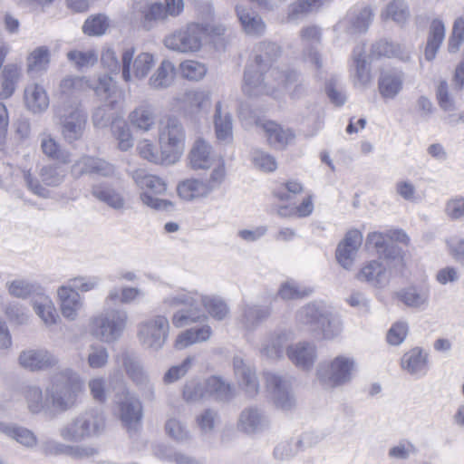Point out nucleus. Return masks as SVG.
Segmentation results:
<instances>
[{
  "label": "nucleus",
  "mask_w": 464,
  "mask_h": 464,
  "mask_svg": "<svg viewBox=\"0 0 464 464\" xmlns=\"http://www.w3.org/2000/svg\"><path fill=\"white\" fill-rule=\"evenodd\" d=\"M85 391V381L74 369L65 367L56 371L51 377V383L46 388V399L37 386L24 390V398L30 412L54 414L73 408L80 395Z\"/></svg>",
  "instance_id": "1"
},
{
  "label": "nucleus",
  "mask_w": 464,
  "mask_h": 464,
  "mask_svg": "<svg viewBox=\"0 0 464 464\" xmlns=\"http://www.w3.org/2000/svg\"><path fill=\"white\" fill-rule=\"evenodd\" d=\"M281 53L280 47L271 42H261L255 48V59L245 70L243 92L249 96L273 93L276 85L271 82L277 76L289 84L297 79L296 71H280L273 63Z\"/></svg>",
  "instance_id": "2"
},
{
  "label": "nucleus",
  "mask_w": 464,
  "mask_h": 464,
  "mask_svg": "<svg viewBox=\"0 0 464 464\" xmlns=\"http://www.w3.org/2000/svg\"><path fill=\"white\" fill-rule=\"evenodd\" d=\"M128 321L129 315L126 310L105 306L102 312L91 318L89 333L102 343H112L122 336Z\"/></svg>",
  "instance_id": "3"
},
{
  "label": "nucleus",
  "mask_w": 464,
  "mask_h": 464,
  "mask_svg": "<svg viewBox=\"0 0 464 464\" xmlns=\"http://www.w3.org/2000/svg\"><path fill=\"white\" fill-rule=\"evenodd\" d=\"M356 371L353 357L343 354L320 362L316 368V379L325 389H335L348 384Z\"/></svg>",
  "instance_id": "4"
},
{
  "label": "nucleus",
  "mask_w": 464,
  "mask_h": 464,
  "mask_svg": "<svg viewBox=\"0 0 464 464\" xmlns=\"http://www.w3.org/2000/svg\"><path fill=\"white\" fill-rule=\"evenodd\" d=\"M105 428V418L98 409L81 413L59 430L60 436L67 441L80 442L102 434Z\"/></svg>",
  "instance_id": "5"
},
{
  "label": "nucleus",
  "mask_w": 464,
  "mask_h": 464,
  "mask_svg": "<svg viewBox=\"0 0 464 464\" xmlns=\"http://www.w3.org/2000/svg\"><path fill=\"white\" fill-rule=\"evenodd\" d=\"M132 179L141 190L140 198L145 206L155 210L173 208V203L170 200L158 197L164 195L167 191V183L161 178L148 174L143 169H136L132 172Z\"/></svg>",
  "instance_id": "6"
},
{
  "label": "nucleus",
  "mask_w": 464,
  "mask_h": 464,
  "mask_svg": "<svg viewBox=\"0 0 464 464\" xmlns=\"http://www.w3.org/2000/svg\"><path fill=\"white\" fill-rule=\"evenodd\" d=\"M186 140L185 129L176 117H169L160 123L159 141L162 153H165L167 165L178 162L184 152Z\"/></svg>",
  "instance_id": "7"
},
{
  "label": "nucleus",
  "mask_w": 464,
  "mask_h": 464,
  "mask_svg": "<svg viewBox=\"0 0 464 464\" xmlns=\"http://www.w3.org/2000/svg\"><path fill=\"white\" fill-rule=\"evenodd\" d=\"M164 304L170 308L184 306L178 310L172 316V324L177 328H182L194 323L207 319V316L198 308V293L185 290L167 296Z\"/></svg>",
  "instance_id": "8"
},
{
  "label": "nucleus",
  "mask_w": 464,
  "mask_h": 464,
  "mask_svg": "<svg viewBox=\"0 0 464 464\" xmlns=\"http://www.w3.org/2000/svg\"><path fill=\"white\" fill-rule=\"evenodd\" d=\"M208 33L205 24L189 23L164 38L166 48L182 53L198 52L202 46L203 38Z\"/></svg>",
  "instance_id": "9"
},
{
  "label": "nucleus",
  "mask_w": 464,
  "mask_h": 464,
  "mask_svg": "<svg viewBox=\"0 0 464 464\" xmlns=\"http://www.w3.org/2000/svg\"><path fill=\"white\" fill-rule=\"evenodd\" d=\"M54 115L59 120L62 135L66 142L72 144L82 138L88 119L82 105L54 107Z\"/></svg>",
  "instance_id": "10"
},
{
  "label": "nucleus",
  "mask_w": 464,
  "mask_h": 464,
  "mask_svg": "<svg viewBox=\"0 0 464 464\" xmlns=\"http://www.w3.org/2000/svg\"><path fill=\"white\" fill-rule=\"evenodd\" d=\"M134 53L135 48L129 47L121 54V79L126 83L145 79L155 65L152 53L142 52L135 57Z\"/></svg>",
  "instance_id": "11"
},
{
  "label": "nucleus",
  "mask_w": 464,
  "mask_h": 464,
  "mask_svg": "<svg viewBox=\"0 0 464 464\" xmlns=\"http://www.w3.org/2000/svg\"><path fill=\"white\" fill-rule=\"evenodd\" d=\"M169 332L168 318L164 315H155L139 324L137 336L143 347L159 351L165 344Z\"/></svg>",
  "instance_id": "12"
},
{
  "label": "nucleus",
  "mask_w": 464,
  "mask_h": 464,
  "mask_svg": "<svg viewBox=\"0 0 464 464\" xmlns=\"http://www.w3.org/2000/svg\"><path fill=\"white\" fill-rule=\"evenodd\" d=\"M265 380L274 403L278 409L290 411L295 407V400L292 392V383L288 378L274 372H266Z\"/></svg>",
  "instance_id": "13"
},
{
  "label": "nucleus",
  "mask_w": 464,
  "mask_h": 464,
  "mask_svg": "<svg viewBox=\"0 0 464 464\" xmlns=\"http://www.w3.org/2000/svg\"><path fill=\"white\" fill-rule=\"evenodd\" d=\"M119 417L122 424L129 430H136L143 417V407L140 399L128 389L117 395Z\"/></svg>",
  "instance_id": "14"
},
{
  "label": "nucleus",
  "mask_w": 464,
  "mask_h": 464,
  "mask_svg": "<svg viewBox=\"0 0 464 464\" xmlns=\"http://www.w3.org/2000/svg\"><path fill=\"white\" fill-rule=\"evenodd\" d=\"M286 355L297 369L310 372L318 359V350L314 342L300 341L287 346Z\"/></svg>",
  "instance_id": "15"
},
{
  "label": "nucleus",
  "mask_w": 464,
  "mask_h": 464,
  "mask_svg": "<svg viewBox=\"0 0 464 464\" xmlns=\"http://www.w3.org/2000/svg\"><path fill=\"white\" fill-rule=\"evenodd\" d=\"M392 264V261L372 260L367 262L357 274V279L365 282L372 286L382 288L390 282L391 273L388 269Z\"/></svg>",
  "instance_id": "16"
},
{
  "label": "nucleus",
  "mask_w": 464,
  "mask_h": 464,
  "mask_svg": "<svg viewBox=\"0 0 464 464\" xmlns=\"http://www.w3.org/2000/svg\"><path fill=\"white\" fill-rule=\"evenodd\" d=\"M301 40L304 45L303 60L304 63L314 66L316 70L323 67L322 55L315 45L321 43V30L315 25L304 27L300 32Z\"/></svg>",
  "instance_id": "17"
},
{
  "label": "nucleus",
  "mask_w": 464,
  "mask_h": 464,
  "mask_svg": "<svg viewBox=\"0 0 464 464\" xmlns=\"http://www.w3.org/2000/svg\"><path fill=\"white\" fill-rule=\"evenodd\" d=\"M86 82L79 76H67L63 78L59 85L57 104L54 107H72L82 105L81 95L85 88Z\"/></svg>",
  "instance_id": "18"
},
{
  "label": "nucleus",
  "mask_w": 464,
  "mask_h": 464,
  "mask_svg": "<svg viewBox=\"0 0 464 464\" xmlns=\"http://www.w3.org/2000/svg\"><path fill=\"white\" fill-rule=\"evenodd\" d=\"M372 16L373 14L370 7L354 9L345 18L336 24L334 30L338 33L345 31L348 34L364 33L368 30Z\"/></svg>",
  "instance_id": "19"
},
{
  "label": "nucleus",
  "mask_w": 464,
  "mask_h": 464,
  "mask_svg": "<svg viewBox=\"0 0 464 464\" xmlns=\"http://www.w3.org/2000/svg\"><path fill=\"white\" fill-rule=\"evenodd\" d=\"M270 420L266 412L257 407L243 410L237 421V429L246 434L261 433L267 430Z\"/></svg>",
  "instance_id": "20"
},
{
  "label": "nucleus",
  "mask_w": 464,
  "mask_h": 464,
  "mask_svg": "<svg viewBox=\"0 0 464 464\" xmlns=\"http://www.w3.org/2000/svg\"><path fill=\"white\" fill-rule=\"evenodd\" d=\"M18 362L23 368L35 372L55 366L58 359L46 349H27L20 353Z\"/></svg>",
  "instance_id": "21"
},
{
  "label": "nucleus",
  "mask_w": 464,
  "mask_h": 464,
  "mask_svg": "<svg viewBox=\"0 0 464 464\" xmlns=\"http://www.w3.org/2000/svg\"><path fill=\"white\" fill-rule=\"evenodd\" d=\"M117 362L121 364L127 376L139 388L151 390L150 377L135 353L125 351L117 356Z\"/></svg>",
  "instance_id": "22"
},
{
  "label": "nucleus",
  "mask_w": 464,
  "mask_h": 464,
  "mask_svg": "<svg viewBox=\"0 0 464 464\" xmlns=\"http://www.w3.org/2000/svg\"><path fill=\"white\" fill-rule=\"evenodd\" d=\"M329 307L322 302H311L302 306L296 313L295 319L299 325L306 327L313 333L327 318Z\"/></svg>",
  "instance_id": "23"
},
{
  "label": "nucleus",
  "mask_w": 464,
  "mask_h": 464,
  "mask_svg": "<svg viewBox=\"0 0 464 464\" xmlns=\"http://www.w3.org/2000/svg\"><path fill=\"white\" fill-rule=\"evenodd\" d=\"M396 296L407 307L424 311L430 304V290L424 285H413L400 289Z\"/></svg>",
  "instance_id": "24"
},
{
  "label": "nucleus",
  "mask_w": 464,
  "mask_h": 464,
  "mask_svg": "<svg viewBox=\"0 0 464 464\" xmlns=\"http://www.w3.org/2000/svg\"><path fill=\"white\" fill-rule=\"evenodd\" d=\"M362 242V235L357 229L349 230L336 249V259L345 269H350Z\"/></svg>",
  "instance_id": "25"
},
{
  "label": "nucleus",
  "mask_w": 464,
  "mask_h": 464,
  "mask_svg": "<svg viewBox=\"0 0 464 464\" xmlns=\"http://www.w3.org/2000/svg\"><path fill=\"white\" fill-rule=\"evenodd\" d=\"M364 45L354 47L350 69L353 85L356 88H367L372 82L371 67L365 59Z\"/></svg>",
  "instance_id": "26"
},
{
  "label": "nucleus",
  "mask_w": 464,
  "mask_h": 464,
  "mask_svg": "<svg viewBox=\"0 0 464 464\" xmlns=\"http://www.w3.org/2000/svg\"><path fill=\"white\" fill-rule=\"evenodd\" d=\"M404 72L398 69L382 71L378 79V90L383 100H393L402 91Z\"/></svg>",
  "instance_id": "27"
},
{
  "label": "nucleus",
  "mask_w": 464,
  "mask_h": 464,
  "mask_svg": "<svg viewBox=\"0 0 464 464\" xmlns=\"http://www.w3.org/2000/svg\"><path fill=\"white\" fill-rule=\"evenodd\" d=\"M217 161V155L212 146L203 139H198L189 153L188 165L194 169H207L211 168Z\"/></svg>",
  "instance_id": "28"
},
{
  "label": "nucleus",
  "mask_w": 464,
  "mask_h": 464,
  "mask_svg": "<svg viewBox=\"0 0 464 464\" xmlns=\"http://www.w3.org/2000/svg\"><path fill=\"white\" fill-rule=\"evenodd\" d=\"M57 296L63 316L70 321L76 320L83 304L79 293L71 285H63L57 289Z\"/></svg>",
  "instance_id": "29"
},
{
  "label": "nucleus",
  "mask_w": 464,
  "mask_h": 464,
  "mask_svg": "<svg viewBox=\"0 0 464 464\" xmlns=\"http://www.w3.org/2000/svg\"><path fill=\"white\" fill-rule=\"evenodd\" d=\"M157 115L152 104L143 102L136 106L128 115L130 124L142 132H149L156 125Z\"/></svg>",
  "instance_id": "30"
},
{
  "label": "nucleus",
  "mask_w": 464,
  "mask_h": 464,
  "mask_svg": "<svg viewBox=\"0 0 464 464\" xmlns=\"http://www.w3.org/2000/svg\"><path fill=\"white\" fill-rule=\"evenodd\" d=\"M269 145L276 150H284L292 144L295 134L289 128H283L275 121H265L261 124Z\"/></svg>",
  "instance_id": "31"
},
{
  "label": "nucleus",
  "mask_w": 464,
  "mask_h": 464,
  "mask_svg": "<svg viewBox=\"0 0 464 464\" xmlns=\"http://www.w3.org/2000/svg\"><path fill=\"white\" fill-rule=\"evenodd\" d=\"M24 101L26 109L34 114L44 112L50 104L46 90L39 83L26 85L24 92Z\"/></svg>",
  "instance_id": "32"
},
{
  "label": "nucleus",
  "mask_w": 464,
  "mask_h": 464,
  "mask_svg": "<svg viewBox=\"0 0 464 464\" xmlns=\"http://www.w3.org/2000/svg\"><path fill=\"white\" fill-rule=\"evenodd\" d=\"M233 367L238 384L249 396H255L259 390V383L255 369L252 368L251 365L246 364L239 356L234 357Z\"/></svg>",
  "instance_id": "33"
},
{
  "label": "nucleus",
  "mask_w": 464,
  "mask_h": 464,
  "mask_svg": "<svg viewBox=\"0 0 464 464\" xmlns=\"http://www.w3.org/2000/svg\"><path fill=\"white\" fill-rule=\"evenodd\" d=\"M366 245L373 247L387 263L392 261L394 265L401 263L402 258L400 249L394 246H390L386 239V235L381 232L369 233L366 238Z\"/></svg>",
  "instance_id": "34"
},
{
  "label": "nucleus",
  "mask_w": 464,
  "mask_h": 464,
  "mask_svg": "<svg viewBox=\"0 0 464 464\" xmlns=\"http://www.w3.org/2000/svg\"><path fill=\"white\" fill-rule=\"evenodd\" d=\"M31 304L35 314L46 327L50 328L59 322L60 316L49 295L41 292L32 298Z\"/></svg>",
  "instance_id": "35"
},
{
  "label": "nucleus",
  "mask_w": 464,
  "mask_h": 464,
  "mask_svg": "<svg viewBox=\"0 0 464 464\" xmlns=\"http://www.w3.org/2000/svg\"><path fill=\"white\" fill-rule=\"evenodd\" d=\"M401 365L410 374L422 377L428 372V354L420 347L412 348L403 354Z\"/></svg>",
  "instance_id": "36"
},
{
  "label": "nucleus",
  "mask_w": 464,
  "mask_h": 464,
  "mask_svg": "<svg viewBox=\"0 0 464 464\" xmlns=\"http://www.w3.org/2000/svg\"><path fill=\"white\" fill-rule=\"evenodd\" d=\"M411 50L406 46L387 40L377 41L371 49V55L374 58H396L404 63L411 60Z\"/></svg>",
  "instance_id": "37"
},
{
  "label": "nucleus",
  "mask_w": 464,
  "mask_h": 464,
  "mask_svg": "<svg viewBox=\"0 0 464 464\" xmlns=\"http://www.w3.org/2000/svg\"><path fill=\"white\" fill-rule=\"evenodd\" d=\"M270 314L271 310L268 306L244 304L241 306L239 322L245 329L252 331L266 320Z\"/></svg>",
  "instance_id": "38"
},
{
  "label": "nucleus",
  "mask_w": 464,
  "mask_h": 464,
  "mask_svg": "<svg viewBox=\"0 0 464 464\" xmlns=\"http://www.w3.org/2000/svg\"><path fill=\"white\" fill-rule=\"evenodd\" d=\"M291 333L285 331L276 332L267 337L262 343L260 353L269 359H280L284 355L285 348L291 340Z\"/></svg>",
  "instance_id": "39"
},
{
  "label": "nucleus",
  "mask_w": 464,
  "mask_h": 464,
  "mask_svg": "<svg viewBox=\"0 0 464 464\" xmlns=\"http://www.w3.org/2000/svg\"><path fill=\"white\" fill-rule=\"evenodd\" d=\"M445 25L440 19H434L430 23L424 57L427 61H433L445 39Z\"/></svg>",
  "instance_id": "40"
},
{
  "label": "nucleus",
  "mask_w": 464,
  "mask_h": 464,
  "mask_svg": "<svg viewBox=\"0 0 464 464\" xmlns=\"http://www.w3.org/2000/svg\"><path fill=\"white\" fill-rule=\"evenodd\" d=\"M211 335L212 329L208 324L191 327L177 336L175 347L181 350L195 343L207 342Z\"/></svg>",
  "instance_id": "41"
},
{
  "label": "nucleus",
  "mask_w": 464,
  "mask_h": 464,
  "mask_svg": "<svg viewBox=\"0 0 464 464\" xmlns=\"http://www.w3.org/2000/svg\"><path fill=\"white\" fill-rule=\"evenodd\" d=\"M177 191L179 198L186 201L205 198L210 195L203 179H187L180 181Z\"/></svg>",
  "instance_id": "42"
},
{
  "label": "nucleus",
  "mask_w": 464,
  "mask_h": 464,
  "mask_svg": "<svg viewBox=\"0 0 464 464\" xmlns=\"http://www.w3.org/2000/svg\"><path fill=\"white\" fill-rule=\"evenodd\" d=\"M174 78V64L168 60H163L157 70L150 77L149 86L153 90H164L173 83Z\"/></svg>",
  "instance_id": "43"
},
{
  "label": "nucleus",
  "mask_w": 464,
  "mask_h": 464,
  "mask_svg": "<svg viewBox=\"0 0 464 464\" xmlns=\"http://www.w3.org/2000/svg\"><path fill=\"white\" fill-rule=\"evenodd\" d=\"M92 194L98 200L105 203L110 208L121 210L124 208L125 199L122 195L111 186L97 184L92 186Z\"/></svg>",
  "instance_id": "44"
},
{
  "label": "nucleus",
  "mask_w": 464,
  "mask_h": 464,
  "mask_svg": "<svg viewBox=\"0 0 464 464\" xmlns=\"http://www.w3.org/2000/svg\"><path fill=\"white\" fill-rule=\"evenodd\" d=\"M0 433L14 440L21 445L32 448L36 445L37 439L34 433L22 426L5 423L0 420Z\"/></svg>",
  "instance_id": "45"
},
{
  "label": "nucleus",
  "mask_w": 464,
  "mask_h": 464,
  "mask_svg": "<svg viewBox=\"0 0 464 464\" xmlns=\"http://www.w3.org/2000/svg\"><path fill=\"white\" fill-rule=\"evenodd\" d=\"M382 20H392L399 25H404L411 17L409 5L404 0H392L381 13Z\"/></svg>",
  "instance_id": "46"
},
{
  "label": "nucleus",
  "mask_w": 464,
  "mask_h": 464,
  "mask_svg": "<svg viewBox=\"0 0 464 464\" xmlns=\"http://www.w3.org/2000/svg\"><path fill=\"white\" fill-rule=\"evenodd\" d=\"M92 89L96 95L111 108H114L117 100L115 95L117 93L116 82L111 76L108 74L102 75L98 78L97 82L92 85Z\"/></svg>",
  "instance_id": "47"
},
{
  "label": "nucleus",
  "mask_w": 464,
  "mask_h": 464,
  "mask_svg": "<svg viewBox=\"0 0 464 464\" xmlns=\"http://www.w3.org/2000/svg\"><path fill=\"white\" fill-rule=\"evenodd\" d=\"M236 10L242 27L247 34L259 35L264 33L266 25L258 14L240 5L237 6Z\"/></svg>",
  "instance_id": "48"
},
{
  "label": "nucleus",
  "mask_w": 464,
  "mask_h": 464,
  "mask_svg": "<svg viewBox=\"0 0 464 464\" xmlns=\"http://www.w3.org/2000/svg\"><path fill=\"white\" fill-rule=\"evenodd\" d=\"M41 150L43 153L52 160H58L63 164L71 162V153L63 149L60 143L50 134L41 135Z\"/></svg>",
  "instance_id": "49"
},
{
  "label": "nucleus",
  "mask_w": 464,
  "mask_h": 464,
  "mask_svg": "<svg viewBox=\"0 0 464 464\" xmlns=\"http://www.w3.org/2000/svg\"><path fill=\"white\" fill-rule=\"evenodd\" d=\"M20 76V69L16 64H6L0 76V99L10 98L16 88V83Z\"/></svg>",
  "instance_id": "50"
},
{
  "label": "nucleus",
  "mask_w": 464,
  "mask_h": 464,
  "mask_svg": "<svg viewBox=\"0 0 464 464\" xmlns=\"http://www.w3.org/2000/svg\"><path fill=\"white\" fill-rule=\"evenodd\" d=\"M214 125L218 140H228L232 137V116L228 111H223L220 102L216 104Z\"/></svg>",
  "instance_id": "51"
},
{
  "label": "nucleus",
  "mask_w": 464,
  "mask_h": 464,
  "mask_svg": "<svg viewBox=\"0 0 464 464\" xmlns=\"http://www.w3.org/2000/svg\"><path fill=\"white\" fill-rule=\"evenodd\" d=\"M205 382L208 398L213 397L218 401H226L234 396L233 387L220 377L211 376Z\"/></svg>",
  "instance_id": "52"
},
{
  "label": "nucleus",
  "mask_w": 464,
  "mask_h": 464,
  "mask_svg": "<svg viewBox=\"0 0 464 464\" xmlns=\"http://www.w3.org/2000/svg\"><path fill=\"white\" fill-rule=\"evenodd\" d=\"M6 287L10 295L26 299L30 296L34 297L42 292L38 284L26 279H14L6 283Z\"/></svg>",
  "instance_id": "53"
},
{
  "label": "nucleus",
  "mask_w": 464,
  "mask_h": 464,
  "mask_svg": "<svg viewBox=\"0 0 464 464\" xmlns=\"http://www.w3.org/2000/svg\"><path fill=\"white\" fill-rule=\"evenodd\" d=\"M50 63V51L46 46H39L32 51L26 59L29 73H42L46 72Z\"/></svg>",
  "instance_id": "54"
},
{
  "label": "nucleus",
  "mask_w": 464,
  "mask_h": 464,
  "mask_svg": "<svg viewBox=\"0 0 464 464\" xmlns=\"http://www.w3.org/2000/svg\"><path fill=\"white\" fill-rule=\"evenodd\" d=\"M142 295L143 292L137 287L125 286L122 287L121 291L118 288H112L109 291L108 295L105 298L104 305L111 306L118 303L128 304Z\"/></svg>",
  "instance_id": "55"
},
{
  "label": "nucleus",
  "mask_w": 464,
  "mask_h": 464,
  "mask_svg": "<svg viewBox=\"0 0 464 464\" xmlns=\"http://www.w3.org/2000/svg\"><path fill=\"white\" fill-rule=\"evenodd\" d=\"M199 301L208 313L216 320L221 321L225 319L229 313L227 304L220 297L198 294V302Z\"/></svg>",
  "instance_id": "56"
},
{
  "label": "nucleus",
  "mask_w": 464,
  "mask_h": 464,
  "mask_svg": "<svg viewBox=\"0 0 464 464\" xmlns=\"http://www.w3.org/2000/svg\"><path fill=\"white\" fill-rule=\"evenodd\" d=\"M343 332V322L341 319L334 315L329 309L327 318L317 328L315 334H320L324 340H334L337 338Z\"/></svg>",
  "instance_id": "57"
},
{
  "label": "nucleus",
  "mask_w": 464,
  "mask_h": 464,
  "mask_svg": "<svg viewBox=\"0 0 464 464\" xmlns=\"http://www.w3.org/2000/svg\"><path fill=\"white\" fill-rule=\"evenodd\" d=\"M311 434L305 433L299 440L283 441L279 443L274 450V456L280 460L288 459L294 457L297 451L299 444L311 445Z\"/></svg>",
  "instance_id": "58"
},
{
  "label": "nucleus",
  "mask_w": 464,
  "mask_h": 464,
  "mask_svg": "<svg viewBox=\"0 0 464 464\" xmlns=\"http://www.w3.org/2000/svg\"><path fill=\"white\" fill-rule=\"evenodd\" d=\"M39 176L44 185L57 187L63 182L66 170L61 166L50 164L40 169Z\"/></svg>",
  "instance_id": "59"
},
{
  "label": "nucleus",
  "mask_w": 464,
  "mask_h": 464,
  "mask_svg": "<svg viewBox=\"0 0 464 464\" xmlns=\"http://www.w3.org/2000/svg\"><path fill=\"white\" fill-rule=\"evenodd\" d=\"M108 349L100 344L92 343L88 348L87 363L91 369L104 368L109 362Z\"/></svg>",
  "instance_id": "60"
},
{
  "label": "nucleus",
  "mask_w": 464,
  "mask_h": 464,
  "mask_svg": "<svg viewBox=\"0 0 464 464\" xmlns=\"http://www.w3.org/2000/svg\"><path fill=\"white\" fill-rule=\"evenodd\" d=\"M183 400L188 403L197 402L208 398L206 382L192 379L188 381L182 390Z\"/></svg>",
  "instance_id": "61"
},
{
  "label": "nucleus",
  "mask_w": 464,
  "mask_h": 464,
  "mask_svg": "<svg viewBox=\"0 0 464 464\" xmlns=\"http://www.w3.org/2000/svg\"><path fill=\"white\" fill-rule=\"evenodd\" d=\"M185 102L191 112H199L210 105V96L205 91H189L185 94Z\"/></svg>",
  "instance_id": "62"
},
{
  "label": "nucleus",
  "mask_w": 464,
  "mask_h": 464,
  "mask_svg": "<svg viewBox=\"0 0 464 464\" xmlns=\"http://www.w3.org/2000/svg\"><path fill=\"white\" fill-rule=\"evenodd\" d=\"M313 288L302 286L294 281H286L281 285L278 295L284 300L297 299L310 295Z\"/></svg>",
  "instance_id": "63"
},
{
  "label": "nucleus",
  "mask_w": 464,
  "mask_h": 464,
  "mask_svg": "<svg viewBox=\"0 0 464 464\" xmlns=\"http://www.w3.org/2000/svg\"><path fill=\"white\" fill-rule=\"evenodd\" d=\"M88 389L94 401L106 402L109 395L107 380L102 376H95L88 381Z\"/></svg>",
  "instance_id": "64"
}]
</instances>
